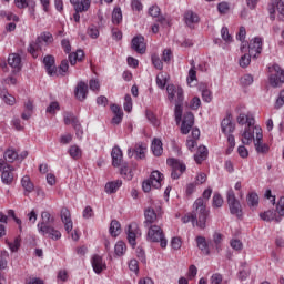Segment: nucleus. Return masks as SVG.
I'll return each instance as SVG.
<instances>
[{
    "mask_svg": "<svg viewBox=\"0 0 284 284\" xmlns=\"http://www.w3.org/2000/svg\"><path fill=\"white\" fill-rule=\"evenodd\" d=\"M121 185H123V181L121 180L111 181L105 184L104 191L106 194H116L121 189Z\"/></svg>",
    "mask_w": 284,
    "mask_h": 284,
    "instance_id": "obj_28",
    "label": "nucleus"
},
{
    "mask_svg": "<svg viewBox=\"0 0 284 284\" xmlns=\"http://www.w3.org/2000/svg\"><path fill=\"white\" fill-rule=\"evenodd\" d=\"M221 37L223 41H225V43H232V36L230 34V30L227 29V27H223L221 29Z\"/></svg>",
    "mask_w": 284,
    "mask_h": 284,
    "instance_id": "obj_52",
    "label": "nucleus"
},
{
    "mask_svg": "<svg viewBox=\"0 0 284 284\" xmlns=\"http://www.w3.org/2000/svg\"><path fill=\"white\" fill-rule=\"evenodd\" d=\"M111 156L113 168H120L121 163H123V151L121 148L115 145L111 151Z\"/></svg>",
    "mask_w": 284,
    "mask_h": 284,
    "instance_id": "obj_26",
    "label": "nucleus"
},
{
    "mask_svg": "<svg viewBox=\"0 0 284 284\" xmlns=\"http://www.w3.org/2000/svg\"><path fill=\"white\" fill-rule=\"evenodd\" d=\"M200 91L202 92V99L205 103H212V91L207 89V85H200Z\"/></svg>",
    "mask_w": 284,
    "mask_h": 284,
    "instance_id": "obj_42",
    "label": "nucleus"
},
{
    "mask_svg": "<svg viewBox=\"0 0 284 284\" xmlns=\"http://www.w3.org/2000/svg\"><path fill=\"white\" fill-rule=\"evenodd\" d=\"M124 110L125 112H132V97L130 94L124 97Z\"/></svg>",
    "mask_w": 284,
    "mask_h": 284,
    "instance_id": "obj_56",
    "label": "nucleus"
},
{
    "mask_svg": "<svg viewBox=\"0 0 284 284\" xmlns=\"http://www.w3.org/2000/svg\"><path fill=\"white\" fill-rule=\"evenodd\" d=\"M60 217L62 223L64 224V230L70 234V232L74 227V223L72 222V214L68 207H62L60 211Z\"/></svg>",
    "mask_w": 284,
    "mask_h": 284,
    "instance_id": "obj_16",
    "label": "nucleus"
},
{
    "mask_svg": "<svg viewBox=\"0 0 284 284\" xmlns=\"http://www.w3.org/2000/svg\"><path fill=\"white\" fill-rule=\"evenodd\" d=\"M156 85L163 90L168 85V77L161 72L156 75Z\"/></svg>",
    "mask_w": 284,
    "mask_h": 284,
    "instance_id": "obj_48",
    "label": "nucleus"
},
{
    "mask_svg": "<svg viewBox=\"0 0 284 284\" xmlns=\"http://www.w3.org/2000/svg\"><path fill=\"white\" fill-rule=\"evenodd\" d=\"M144 227L148 230L146 241H149L150 243H160L163 250L168 247V239H165L163 226L159 224H151Z\"/></svg>",
    "mask_w": 284,
    "mask_h": 284,
    "instance_id": "obj_5",
    "label": "nucleus"
},
{
    "mask_svg": "<svg viewBox=\"0 0 284 284\" xmlns=\"http://www.w3.org/2000/svg\"><path fill=\"white\" fill-rule=\"evenodd\" d=\"M199 21H201V18L199 17V14L192 10H187L184 13V23L189 27V28H194V26H196V23H199Z\"/></svg>",
    "mask_w": 284,
    "mask_h": 284,
    "instance_id": "obj_25",
    "label": "nucleus"
},
{
    "mask_svg": "<svg viewBox=\"0 0 284 284\" xmlns=\"http://www.w3.org/2000/svg\"><path fill=\"white\" fill-rule=\"evenodd\" d=\"M226 199L231 214L237 216V219H241L243 216V206L241 205V201L236 199L234 190L231 189L227 191Z\"/></svg>",
    "mask_w": 284,
    "mask_h": 284,
    "instance_id": "obj_8",
    "label": "nucleus"
},
{
    "mask_svg": "<svg viewBox=\"0 0 284 284\" xmlns=\"http://www.w3.org/2000/svg\"><path fill=\"white\" fill-rule=\"evenodd\" d=\"M207 148L206 146H199L197 148V152L194 155V161L201 165L203 163V161H205V159H207Z\"/></svg>",
    "mask_w": 284,
    "mask_h": 284,
    "instance_id": "obj_34",
    "label": "nucleus"
},
{
    "mask_svg": "<svg viewBox=\"0 0 284 284\" xmlns=\"http://www.w3.org/2000/svg\"><path fill=\"white\" fill-rule=\"evenodd\" d=\"M139 236H141V229H139V224L136 222L129 224L128 242L131 245V247H136V237Z\"/></svg>",
    "mask_w": 284,
    "mask_h": 284,
    "instance_id": "obj_15",
    "label": "nucleus"
},
{
    "mask_svg": "<svg viewBox=\"0 0 284 284\" xmlns=\"http://www.w3.org/2000/svg\"><path fill=\"white\" fill-rule=\"evenodd\" d=\"M182 245H183V241L181 240V237H173L171 240L172 250H179L180 247H182Z\"/></svg>",
    "mask_w": 284,
    "mask_h": 284,
    "instance_id": "obj_58",
    "label": "nucleus"
},
{
    "mask_svg": "<svg viewBox=\"0 0 284 284\" xmlns=\"http://www.w3.org/2000/svg\"><path fill=\"white\" fill-rule=\"evenodd\" d=\"M41 219L42 222L38 223V232H40L42 236L52 239V241H59V239H61V232L52 226V223H54V217L50 214V212L44 211L41 213Z\"/></svg>",
    "mask_w": 284,
    "mask_h": 284,
    "instance_id": "obj_2",
    "label": "nucleus"
},
{
    "mask_svg": "<svg viewBox=\"0 0 284 284\" xmlns=\"http://www.w3.org/2000/svg\"><path fill=\"white\" fill-rule=\"evenodd\" d=\"M74 97L78 101H85L88 99V83L80 81L75 87Z\"/></svg>",
    "mask_w": 284,
    "mask_h": 284,
    "instance_id": "obj_23",
    "label": "nucleus"
},
{
    "mask_svg": "<svg viewBox=\"0 0 284 284\" xmlns=\"http://www.w3.org/2000/svg\"><path fill=\"white\" fill-rule=\"evenodd\" d=\"M60 143L61 145H68L72 143V134L71 133L62 134L60 136Z\"/></svg>",
    "mask_w": 284,
    "mask_h": 284,
    "instance_id": "obj_57",
    "label": "nucleus"
},
{
    "mask_svg": "<svg viewBox=\"0 0 284 284\" xmlns=\"http://www.w3.org/2000/svg\"><path fill=\"white\" fill-rule=\"evenodd\" d=\"M166 164L171 168V179H173L174 181L181 179L185 170H187V166L185 165V163L174 158L168 159Z\"/></svg>",
    "mask_w": 284,
    "mask_h": 284,
    "instance_id": "obj_9",
    "label": "nucleus"
},
{
    "mask_svg": "<svg viewBox=\"0 0 284 284\" xmlns=\"http://www.w3.org/2000/svg\"><path fill=\"white\" fill-rule=\"evenodd\" d=\"M268 81L272 88H281L284 83V70L278 64L268 67Z\"/></svg>",
    "mask_w": 284,
    "mask_h": 284,
    "instance_id": "obj_7",
    "label": "nucleus"
},
{
    "mask_svg": "<svg viewBox=\"0 0 284 284\" xmlns=\"http://www.w3.org/2000/svg\"><path fill=\"white\" fill-rule=\"evenodd\" d=\"M1 181L4 185H12L14 181V166L8 164L6 160H0Z\"/></svg>",
    "mask_w": 284,
    "mask_h": 284,
    "instance_id": "obj_10",
    "label": "nucleus"
},
{
    "mask_svg": "<svg viewBox=\"0 0 284 284\" xmlns=\"http://www.w3.org/2000/svg\"><path fill=\"white\" fill-rule=\"evenodd\" d=\"M0 161H4V163H14V161H19V153L17 150L9 148L6 150L3 159H0Z\"/></svg>",
    "mask_w": 284,
    "mask_h": 284,
    "instance_id": "obj_29",
    "label": "nucleus"
},
{
    "mask_svg": "<svg viewBox=\"0 0 284 284\" xmlns=\"http://www.w3.org/2000/svg\"><path fill=\"white\" fill-rule=\"evenodd\" d=\"M126 250H128V247L125 246L123 241H119L115 244V254H116V256H123L125 254Z\"/></svg>",
    "mask_w": 284,
    "mask_h": 284,
    "instance_id": "obj_50",
    "label": "nucleus"
},
{
    "mask_svg": "<svg viewBox=\"0 0 284 284\" xmlns=\"http://www.w3.org/2000/svg\"><path fill=\"white\" fill-rule=\"evenodd\" d=\"M70 3H72L75 12H88L90 10V0H70Z\"/></svg>",
    "mask_w": 284,
    "mask_h": 284,
    "instance_id": "obj_27",
    "label": "nucleus"
},
{
    "mask_svg": "<svg viewBox=\"0 0 284 284\" xmlns=\"http://www.w3.org/2000/svg\"><path fill=\"white\" fill-rule=\"evenodd\" d=\"M166 94H168L169 101L175 102L174 116H175V122L179 125V123L183 121V101L185 99L183 95V88L174 84H168Z\"/></svg>",
    "mask_w": 284,
    "mask_h": 284,
    "instance_id": "obj_1",
    "label": "nucleus"
},
{
    "mask_svg": "<svg viewBox=\"0 0 284 284\" xmlns=\"http://www.w3.org/2000/svg\"><path fill=\"white\" fill-rule=\"evenodd\" d=\"M145 152H148V146H145L142 143H139L135 145V149L132 151V149L128 150L129 156H132V154H136L138 159H143L145 156Z\"/></svg>",
    "mask_w": 284,
    "mask_h": 284,
    "instance_id": "obj_32",
    "label": "nucleus"
},
{
    "mask_svg": "<svg viewBox=\"0 0 284 284\" xmlns=\"http://www.w3.org/2000/svg\"><path fill=\"white\" fill-rule=\"evenodd\" d=\"M8 258H10V253H8L6 250H2L0 252V270H6V267H8Z\"/></svg>",
    "mask_w": 284,
    "mask_h": 284,
    "instance_id": "obj_47",
    "label": "nucleus"
},
{
    "mask_svg": "<svg viewBox=\"0 0 284 284\" xmlns=\"http://www.w3.org/2000/svg\"><path fill=\"white\" fill-rule=\"evenodd\" d=\"M61 110V106L59 105V102H51L49 106L47 108L48 114H55L57 111Z\"/></svg>",
    "mask_w": 284,
    "mask_h": 284,
    "instance_id": "obj_55",
    "label": "nucleus"
},
{
    "mask_svg": "<svg viewBox=\"0 0 284 284\" xmlns=\"http://www.w3.org/2000/svg\"><path fill=\"white\" fill-rule=\"evenodd\" d=\"M6 245H8L10 252H19V247H21V235L14 237L13 242L6 240Z\"/></svg>",
    "mask_w": 284,
    "mask_h": 284,
    "instance_id": "obj_40",
    "label": "nucleus"
},
{
    "mask_svg": "<svg viewBox=\"0 0 284 284\" xmlns=\"http://www.w3.org/2000/svg\"><path fill=\"white\" fill-rule=\"evenodd\" d=\"M26 284H44L43 280L39 277H29L26 280Z\"/></svg>",
    "mask_w": 284,
    "mask_h": 284,
    "instance_id": "obj_64",
    "label": "nucleus"
},
{
    "mask_svg": "<svg viewBox=\"0 0 284 284\" xmlns=\"http://www.w3.org/2000/svg\"><path fill=\"white\" fill-rule=\"evenodd\" d=\"M149 181H151L152 186L155 190H159V187H161V183H163V173H161L160 171H153L150 175Z\"/></svg>",
    "mask_w": 284,
    "mask_h": 284,
    "instance_id": "obj_30",
    "label": "nucleus"
},
{
    "mask_svg": "<svg viewBox=\"0 0 284 284\" xmlns=\"http://www.w3.org/2000/svg\"><path fill=\"white\" fill-rule=\"evenodd\" d=\"M21 185H22L24 192H28V194H30L31 192H34V184L32 183V181L30 180V178L28 175H24L21 179Z\"/></svg>",
    "mask_w": 284,
    "mask_h": 284,
    "instance_id": "obj_39",
    "label": "nucleus"
},
{
    "mask_svg": "<svg viewBox=\"0 0 284 284\" xmlns=\"http://www.w3.org/2000/svg\"><path fill=\"white\" fill-rule=\"evenodd\" d=\"M69 154H70L71 159H74V161H79V159L82 155L81 148H79V145H77V144L71 145L69 149Z\"/></svg>",
    "mask_w": 284,
    "mask_h": 284,
    "instance_id": "obj_45",
    "label": "nucleus"
},
{
    "mask_svg": "<svg viewBox=\"0 0 284 284\" xmlns=\"http://www.w3.org/2000/svg\"><path fill=\"white\" fill-rule=\"evenodd\" d=\"M151 61L156 70H163V61H161V58H159L158 54H153Z\"/></svg>",
    "mask_w": 284,
    "mask_h": 284,
    "instance_id": "obj_54",
    "label": "nucleus"
},
{
    "mask_svg": "<svg viewBox=\"0 0 284 284\" xmlns=\"http://www.w3.org/2000/svg\"><path fill=\"white\" fill-rule=\"evenodd\" d=\"M196 241V245L199 247V250H201L202 254H204L205 256H210V246L207 245V240H205V237L199 235L195 239Z\"/></svg>",
    "mask_w": 284,
    "mask_h": 284,
    "instance_id": "obj_31",
    "label": "nucleus"
},
{
    "mask_svg": "<svg viewBox=\"0 0 284 284\" xmlns=\"http://www.w3.org/2000/svg\"><path fill=\"white\" fill-rule=\"evenodd\" d=\"M276 10L281 16V19H284V0H278L276 3Z\"/></svg>",
    "mask_w": 284,
    "mask_h": 284,
    "instance_id": "obj_63",
    "label": "nucleus"
},
{
    "mask_svg": "<svg viewBox=\"0 0 284 284\" xmlns=\"http://www.w3.org/2000/svg\"><path fill=\"white\" fill-rule=\"evenodd\" d=\"M109 231L111 236H119L121 234V223H119L116 220H113L110 224Z\"/></svg>",
    "mask_w": 284,
    "mask_h": 284,
    "instance_id": "obj_44",
    "label": "nucleus"
},
{
    "mask_svg": "<svg viewBox=\"0 0 284 284\" xmlns=\"http://www.w3.org/2000/svg\"><path fill=\"white\" fill-rule=\"evenodd\" d=\"M284 105V90L280 92V95L275 102V109L280 110V108H283Z\"/></svg>",
    "mask_w": 284,
    "mask_h": 284,
    "instance_id": "obj_62",
    "label": "nucleus"
},
{
    "mask_svg": "<svg viewBox=\"0 0 284 284\" xmlns=\"http://www.w3.org/2000/svg\"><path fill=\"white\" fill-rule=\"evenodd\" d=\"M213 207H223V197L221 194L213 195Z\"/></svg>",
    "mask_w": 284,
    "mask_h": 284,
    "instance_id": "obj_59",
    "label": "nucleus"
},
{
    "mask_svg": "<svg viewBox=\"0 0 284 284\" xmlns=\"http://www.w3.org/2000/svg\"><path fill=\"white\" fill-rule=\"evenodd\" d=\"M64 125H72L75 132L83 130L81 122H79V118H77V115H74L72 112H64Z\"/></svg>",
    "mask_w": 284,
    "mask_h": 284,
    "instance_id": "obj_19",
    "label": "nucleus"
},
{
    "mask_svg": "<svg viewBox=\"0 0 284 284\" xmlns=\"http://www.w3.org/2000/svg\"><path fill=\"white\" fill-rule=\"evenodd\" d=\"M43 63L49 77H57V65L54 64L55 63L54 57L53 55L44 57Z\"/></svg>",
    "mask_w": 284,
    "mask_h": 284,
    "instance_id": "obj_24",
    "label": "nucleus"
},
{
    "mask_svg": "<svg viewBox=\"0 0 284 284\" xmlns=\"http://www.w3.org/2000/svg\"><path fill=\"white\" fill-rule=\"evenodd\" d=\"M221 130L223 134L227 136L229 146L226 149V154H232L234 148H236V139L232 134L236 130V125L232 122V116L227 115L222 120Z\"/></svg>",
    "mask_w": 284,
    "mask_h": 284,
    "instance_id": "obj_6",
    "label": "nucleus"
},
{
    "mask_svg": "<svg viewBox=\"0 0 284 284\" xmlns=\"http://www.w3.org/2000/svg\"><path fill=\"white\" fill-rule=\"evenodd\" d=\"M151 150L154 156H161V154H163V142L161 141V139L159 138L153 139L151 143Z\"/></svg>",
    "mask_w": 284,
    "mask_h": 284,
    "instance_id": "obj_33",
    "label": "nucleus"
},
{
    "mask_svg": "<svg viewBox=\"0 0 284 284\" xmlns=\"http://www.w3.org/2000/svg\"><path fill=\"white\" fill-rule=\"evenodd\" d=\"M191 110H199L201 108V98L194 97L190 103Z\"/></svg>",
    "mask_w": 284,
    "mask_h": 284,
    "instance_id": "obj_61",
    "label": "nucleus"
},
{
    "mask_svg": "<svg viewBox=\"0 0 284 284\" xmlns=\"http://www.w3.org/2000/svg\"><path fill=\"white\" fill-rule=\"evenodd\" d=\"M145 116H146L148 121H150V123L154 125V128H159V125H161L159 118H156L154 112H152L151 110L145 111Z\"/></svg>",
    "mask_w": 284,
    "mask_h": 284,
    "instance_id": "obj_46",
    "label": "nucleus"
},
{
    "mask_svg": "<svg viewBox=\"0 0 284 284\" xmlns=\"http://www.w3.org/2000/svg\"><path fill=\"white\" fill-rule=\"evenodd\" d=\"M91 265L95 274H101L103 270H108V265L103 262V257L97 254L92 256Z\"/></svg>",
    "mask_w": 284,
    "mask_h": 284,
    "instance_id": "obj_22",
    "label": "nucleus"
},
{
    "mask_svg": "<svg viewBox=\"0 0 284 284\" xmlns=\"http://www.w3.org/2000/svg\"><path fill=\"white\" fill-rule=\"evenodd\" d=\"M260 129L261 126L258 125H251V126H245L244 131L241 134V141L243 143V145H250L252 143V141L254 140V134L256 135V130Z\"/></svg>",
    "mask_w": 284,
    "mask_h": 284,
    "instance_id": "obj_13",
    "label": "nucleus"
},
{
    "mask_svg": "<svg viewBox=\"0 0 284 284\" xmlns=\"http://www.w3.org/2000/svg\"><path fill=\"white\" fill-rule=\"evenodd\" d=\"M252 58L254 59L252 53H248V54L246 53V54L242 55L240 59L241 68H247V65H250V63L252 62Z\"/></svg>",
    "mask_w": 284,
    "mask_h": 284,
    "instance_id": "obj_51",
    "label": "nucleus"
},
{
    "mask_svg": "<svg viewBox=\"0 0 284 284\" xmlns=\"http://www.w3.org/2000/svg\"><path fill=\"white\" fill-rule=\"evenodd\" d=\"M199 139H201V131L196 128L192 129L191 136L186 140V148L190 150V152H194V148L199 145L196 142Z\"/></svg>",
    "mask_w": 284,
    "mask_h": 284,
    "instance_id": "obj_21",
    "label": "nucleus"
},
{
    "mask_svg": "<svg viewBox=\"0 0 284 284\" xmlns=\"http://www.w3.org/2000/svg\"><path fill=\"white\" fill-rule=\"evenodd\" d=\"M53 41L54 37L52 33L44 31L36 39V41L30 42L27 50L33 59H37L39 57V52L43 50V45H50Z\"/></svg>",
    "mask_w": 284,
    "mask_h": 284,
    "instance_id": "obj_4",
    "label": "nucleus"
},
{
    "mask_svg": "<svg viewBox=\"0 0 284 284\" xmlns=\"http://www.w3.org/2000/svg\"><path fill=\"white\" fill-rule=\"evenodd\" d=\"M254 145L257 154H267V152H270V145L263 143V129H256Z\"/></svg>",
    "mask_w": 284,
    "mask_h": 284,
    "instance_id": "obj_12",
    "label": "nucleus"
},
{
    "mask_svg": "<svg viewBox=\"0 0 284 284\" xmlns=\"http://www.w3.org/2000/svg\"><path fill=\"white\" fill-rule=\"evenodd\" d=\"M131 48L138 54H145V50H148L145 38L143 36H135L131 41Z\"/></svg>",
    "mask_w": 284,
    "mask_h": 284,
    "instance_id": "obj_18",
    "label": "nucleus"
},
{
    "mask_svg": "<svg viewBox=\"0 0 284 284\" xmlns=\"http://www.w3.org/2000/svg\"><path fill=\"white\" fill-rule=\"evenodd\" d=\"M194 128V113L186 112L183 115L182 124H181V133L182 134H190V131Z\"/></svg>",
    "mask_w": 284,
    "mask_h": 284,
    "instance_id": "obj_17",
    "label": "nucleus"
},
{
    "mask_svg": "<svg viewBox=\"0 0 284 284\" xmlns=\"http://www.w3.org/2000/svg\"><path fill=\"white\" fill-rule=\"evenodd\" d=\"M261 52H263V38L255 37L248 43V53L256 59Z\"/></svg>",
    "mask_w": 284,
    "mask_h": 284,
    "instance_id": "obj_14",
    "label": "nucleus"
},
{
    "mask_svg": "<svg viewBox=\"0 0 284 284\" xmlns=\"http://www.w3.org/2000/svg\"><path fill=\"white\" fill-rule=\"evenodd\" d=\"M8 65H10V68H12V72L14 74H17V72H21V55H19V53H11L8 57Z\"/></svg>",
    "mask_w": 284,
    "mask_h": 284,
    "instance_id": "obj_20",
    "label": "nucleus"
},
{
    "mask_svg": "<svg viewBox=\"0 0 284 284\" xmlns=\"http://www.w3.org/2000/svg\"><path fill=\"white\" fill-rule=\"evenodd\" d=\"M163 216V212H161V206H158L156 210L154 207L150 206L144 211V227L149 225H156V222L159 219Z\"/></svg>",
    "mask_w": 284,
    "mask_h": 284,
    "instance_id": "obj_11",
    "label": "nucleus"
},
{
    "mask_svg": "<svg viewBox=\"0 0 284 284\" xmlns=\"http://www.w3.org/2000/svg\"><path fill=\"white\" fill-rule=\"evenodd\" d=\"M237 123H239V125H246V128H250V126L254 125V123H256V120H254L253 116L242 113L237 116Z\"/></svg>",
    "mask_w": 284,
    "mask_h": 284,
    "instance_id": "obj_35",
    "label": "nucleus"
},
{
    "mask_svg": "<svg viewBox=\"0 0 284 284\" xmlns=\"http://www.w3.org/2000/svg\"><path fill=\"white\" fill-rule=\"evenodd\" d=\"M275 212L277 213L276 223H281L284 216V196H281L275 204Z\"/></svg>",
    "mask_w": 284,
    "mask_h": 284,
    "instance_id": "obj_36",
    "label": "nucleus"
},
{
    "mask_svg": "<svg viewBox=\"0 0 284 284\" xmlns=\"http://www.w3.org/2000/svg\"><path fill=\"white\" fill-rule=\"evenodd\" d=\"M193 216H195V225L200 227V230H205L207 217L210 216V211L205 205V200L199 197L195 200L193 204Z\"/></svg>",
    "mask_w": 284,
    "mask_h": 284,
    "instance_id": "obj_3",
    "label": "nucleus"
},
{
    "mask_svg": "<svg viewBox=\"0 0 284 284\" xmlns=\"http://www.w3.org/2000/svg\"><path fill=\"white\" fill-rule=\"evenodd\" d=\"M123 21V12L119 7H115L112 12V23L115 26H119Z\"/></svg>",
    "mask_w": 284,
    "mask_h": 284,
    "instance_id": "obj_43",
    "label": "nucleus"
},
{
    "mask_svg": "<svg viewBox=\"0 0 284 284\" xmlns=\"http://www.w3.org/2000/svg\"><path fill=\"white\" fill-rule=\"evenodd\" d=\"M211 284H227V281H223V275L221 273H214L210 278Z\"/></svg>",
    "mask_w": 284,
    "mask_h": 284,
    "instance_id": "obj_49",
    "label": "nucleus"
},
{
    "mask_svg": "<svg viewBox=\"0 0 284 284\" xmlns=\"http://www.w3.org/2000/svg\"><path fill=\"white\" fill-rule=\"evenodd\" d=\"M182 223H193V225H195L196 215H194V211L182 216Z\"/></svg>",
    "mask_w": 284,
    "mask_h": 284,
    "instance_id": "obj_53",
    "label": "nucleus"
},
{
    "mask_svg": "<svg viewBox=\"0 0 284 284\" xmlns=\"http://www.w3.org/2000/svg\"><path fill=\"white\" fill-rule=\"evenodd\" d=\"M83 219H92L94 216V210H92V206H85V209L82 212Z\"/></svg>",
    "mask_w": 284,
    "mask_h": 284,
    "instance_id": "obj_60",
    "label": "nucleus"
},
{
    "mask_svg": "<svg viewBox=\"0 0 284 284\" xmlns=\"http://www.w3.org/2000/svg\"><path fill=\"white\" fill-rule=\"evenodd\" d=\"M0 98L7 105H14V103H17V98L6 90L0 91Z\"/></svg>",
    "mask_w": 284,
    "mask_h": 284,
    "instance_id": "obj_37",
    "label": "nucleus"
},
{
    "mask_svg": "<svg viewBox=\"0 0 284 284\" xmlns=\"http://www.w3.org/2000/svg\"><path fill=\"white\" fill-rule=\"evenodd\" d=\"M260 217L262 219V221H267V222L275 221L276 223V219H278V214L276 213V211L268 210V211H265L264 213H260Z\"/></svg>",
    "mask_w": 284,
    "mask_h": 284,
    "instance_id": "obj_38",
    "label": "nucleus"
},
{
    "mask_svg": "<svg viewBox=\"0 0 284 284\" xmlns=\"http://www.w3.org/2000/svg\"><path fill=\"white\" fill-rule=\"evenodd\" d=\"M246 203L248 207H258V194L256 192H251L247 194Z\"/></svg>",
    "mask_w": 284,
    "mask_h": 284,
    "instance_id": "obj_41",
    "label": "nucleus"
}]
</instances>
